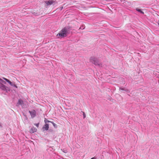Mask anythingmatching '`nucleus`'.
<instances>
[{"label":"nucleus","mask_w":159,"mask_h":159,"mask_svg":"<svg viewBox=\"0 0 159 159\" xmlns=\"http://www.w3.org/2000/svg\"><path fill=\"white\" fill-rule=\"evenodd\" d=\"M72 32V29L69 26H66L63 28L57 35L58 39H61L67 36Z\"/></svg>","instance_id":"1"},{"label":"nucleus","mask_w":159,"mask_h":159,"mask_svg":"<svg viewBox=\"0 0 159 159\" xmlns=\"http://www.w3.org/2000/svg\"><path fill=\"white\" fill-rule=\"evenodd\" d=\"M48 128L49 125L48 124H46L43 127V130H48Z\"/></svg>","instance_id":"5"},{"label":"nucleus","mask_w":159,"mask_h":159,"mask_svg":"<svg viewBox=\"0 0 159 159\" xmlns=\"http://www.w3.org/2000/svg\"><path fill=\"white\" fill-rule=\"evenodd\" d=\"M1 126V125L0 124V127Z\"/></svg>","instance_id":"21"},{"label":"nucleus","mask_w":159,"mask_h":159,"mask_svg":"<svg viewBox=\"0 0 159 159\" xmlns=\"http://www.w3.org/2000/svg\"><path fill=\"white\" fill-rule=\"evenodd\" d=\"M3 79L6 81L8 82L10 85L11 84L12 82H11L9 80L4 77H3Z\"/></svg>","instance_id":"10"},{"label":"nucleus","mask_w":159,"mask_h":159,"mask_svg":"<svg viewBox=\"0 0 159 159\" xmlns=\"http://www.w3.org/2000/svg\"><path fill=\"white\" fill-rule=\"evenodd\" d=\"M63 8V7H60V10H62Z\"/></svg>","instance_id":"19"},{"label":"nucleus","mask_w":159,"mask_h":159,"mask_svg":"<svg viewBox=\"0 0 159 159\" xmlns=\"http://www.w3.org/2000/svg\"><path fill=\"white\" fill-rule=\"evenodd\" d=\"M91 159H96V158L95 157H93L91 158Z\"/></svg>","instance_id":"20"},{"label":"nucleus","mask_w":159,"mask_h":159,"mask_svg":"<svg viewBox=\"0 0 159 159\" xmlns=\"http://www.w3.org/2000/svg\"><path fill=\"white\" fill-rule=\"evenodd\" d=\"M54 2L52 0L46 1L45 2V3H46V4L48 5H51Z\"/></svg>","instance_id":"7"},{"label":"nucleus","mask_w":159,"mask_h":159,"mask_svg":"<svg viewBox=\"0 0 159 159\" xmlns=\"http://www.w3.org/2000/svg\"><path fill=\"white\" fill-rule=\"evenodd\" d=\"M35 125H36V127H38L39 126V123L35 124Z\"/></svg>","instance_id":"17"},{"label":"nucleus","mask_w":159,"mask_h":159,"mask_svg":"<svg viewBox=\"0 0 159 159\" xmlns=\"http://www.w3.org/2000/svg\"><path fill=\"white\" fill-rule=\"evenodd\" d=\"M90 61L95 65H98L100 67L102 66V64L100 63L98 59L94 57H91L90 59Z\"/></svg>","instance_id":"2"},{"label":"nucleus","mask_w":159,"mask_h":159,"mask_svg":"<svg viewBox=\"0 0 159 159\" xmlns=\"http://www.w3.org/2000/svg\"><path fill=\"white\" fill-rule=\"evenodd\" d=\"M120 90H125V91H128V90L125 89L124 88H121V87L120 88Z\"/></svg>","instance_id":"14"},{"label":"nucleus","mask_w":159,"mask_h":159,"mask_svg":"<svg viewBox=\"0 0 159 159\" xmlns=\"http://www.w3.org/2000/svg\"><path fill=\"white\" fill-rule=\"evenodd\" d=\"M136 10L137 11L140 12V13L143 14L144 13L143 11H142L139 8H136Z\"/></svg>","instance_id":"11"},{"label":"nucleus","mask_w":159,"mask_h":159,"mask_svg":"<svg viewBox=\"0 0 159 159\" xmlns=\"http://www.w3.org/2000/svg\"><path fill=\"white\" fill-rule=\"evenodd\" d=\"M37 130V129L35 128H33L31 129L30 130V132L31 133H33L35 132Z\"/></svg>","instance_id":"8"},{"label":"nucleus","mask_w":159,"mask_h":159,"mask_svg":"<svg viewBox=\"0 0 159 159\" xmlns=\"http://www.w3.org/2000/svg\"><path fill=\"white\" fill-rule=\"evenodd\" d=\"M84 28H85V27L84 26H81L80 27V29L83 30L84 29Z\"/></svg>","instance_id":"16"},{"label":"nucleus","mask_w":159,"mask_h":159,"mask_svg":"<svg viewBox=\"0 0 159 159\" xmlns=\"http://www.w3.org/2000/svg\"><path fill=\"white\" fill-rule=\"evenodd\" d=\"M44 122L46 124H47V123L48 122H51V121L48 120L46 118H45L44 119Z\"/></svg>","instance_id":"12"},{"label":"nucleus","mask_w":159,"mask_h":159,"mask_svg":"<svg viewBox=\"0 0 159 159\" xmlns=\"http://www.w3.org/2000/svg\"><path fill=\"white\" fill-rule=\"evenodd\" d=\"M3 84H6V82L0 78V89L3 91L7 92L8 88Z\"/></svg>","instance_id":"3"},{"label":"nucleus","mask_w":159,"mask_h":159,"mask_svg":"<svg viewBox=\"0 0 159 159\" xmlns=\"http://www.w3.org/2000/svg\"><path fill=\"white\" fill-rule=\"evenodd\" d=\"M23 104V101L21 99H19L18 100V101L17 104V105H20L22 106V107H23L22 105Z\"/></svg>","instance_id":"6"},{"label":"nucleus","mask_w":159,"mask_h":159,"mask_svg":"<svg viewBox=\"0 0 159 159\" xmlns=\"http://www.w3.org/2000/svg\"><path fill=\"white\" fill-rule=\"evenodd\" d=\"M29 112L30 113L32 118H34L36 116V112L35 110H33L31 111H29Z\"/></svg>","instance_id":"4"},{"label":"nucleus","mask_w":159,"mask_h":159,"mask_svg":"<svg viewBox=\"0 0 159 159\" xmlns=\"http://www.w3.org/2000/svg\"><path fill=\"white\" fill-rule=\"evenodd\" d=\"M81 112L83 113V118L84 119L86 117V115L85 114L84 112L82 111Z\"/></svg>","instance_id":"15"},{"label":"nucleus","mask_w":159,"mask_h":159,"mask_svg":"<svg viewBox=\"0 0 159 159\" xmlns=\"http://www.w3.org/2000/svg\"><path fill=\"white\" fill-rule=\"evenodd\" d=\"M10 85L16 88H17V86L12 82L11 84Z\"/></svg>","instance_id":"13"},{"label":"nucleus","mask_w":159,"mask_h":159,"mask_svg":"<svg viewBox=\"0 0 159 159\" xmlns=\"http://www.w3.org/2000/svg\"><path fill=\"white\" fill-rule=\"evenodd\" d=\"M51 123H52L53 124V125H54V126H55V125H56V124H55L54 123H53L52 122H51Z\"/></svg>","instance_id":"18"},{"label":"nucleus","mask_w":159,"mask_h":159,"mask_svg":"<svg viewBox=\"0 0 159 159\" xmlns=\"http://www.w3.org/2000/svg\"><path fill=\"white\" fill-rule=\"evenodd\" d=\"M3 79L6 81L8 82L10 85L11 84L12 82H11L9 80L4 77H3Z\"/></svg>","instance_id":"9"}]
</instances>
